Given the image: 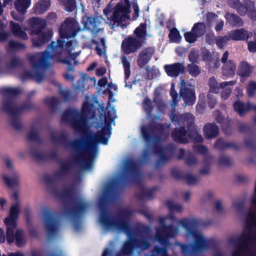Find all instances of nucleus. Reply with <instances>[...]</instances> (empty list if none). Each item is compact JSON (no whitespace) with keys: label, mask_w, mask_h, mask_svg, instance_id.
Here are the masks:
<instances>
[{"label":"nucleus","mask_w":256,"mask_h":256,"mask_svg":"<svg viewBox=\"0 0 256 256\" xmlns=\"http://www.w3.org/2000/svg\"><path fill=\"white\" fill-rule=\"evenodd\" d=\"M161 228L156 230L155 240L162 245V247L156 246L150 256H168L167 246L168 239L173 238L180 232V229L186 230V237L194 240V243L190 244H180L176 242V244L180 248L181 252L184 255H193L201 252L208 248V242L197 227L198 220L194 218H182L178 219L170 213L168 216L159 218ZM150 246V242L145 238H135L129 236L128 240L124 243L120 251L117 256H136L147 249ZM102 256H112L109 248H106Z\"/></svg>","instance_id":"nucleus-1"},{"label":"nucleus","mask_w":256,"mask_h":256,"mask_svg":"<svg viewBox=\"0 0 256 256\" xmlns=\"http://www.w3.org/2000/svg\"><path fill=\"white\" fill-rule=\"evenodd\" d=\"M88 107V104L85 102L82 112L70 108L66 110L62 116V122L70 123L76 132L82 134L80 138L70 142L67 146L74 150V162L83 171L91 170L98 151V144H106L112 130L111 126L106 124L101 132L88 134L89 126L86 120Z\"/></svg>","instance_id":"nucleus-2"},{"label":"nucleus","mask_w":256,"mask_h":256,"mask_svg":"<svg viewBox=\"0 0 256 256\" xmlns=\"http://www.w3.org/2000/svg\"><path fill=\"white\" fill-rule=\"evenodd\" d=\"M80 51L74 38L65 40H58L49 45V58L68 65V70L74 72V66L78 64L76 58Z\"/></svg>","instance_id":"nucleus-3"},{"label":"nucleus","mask_w":256,"mask_h":256,"mask_svg":"<svg viewBox=\"0 0 256 256\" xmlns=\"http://www.w3.org/2000/svg\"><path fill=\"white\" fill-rule=\"evenodd\" d=\"M99 204L100 202H99ZM100 216L98 222L104 230H112L117 233L124 232L129 236L130 228L128 218L134 212L129 208H122L116 218H111L108 212L100 205Z\"/></svg>","instance_id":"nucleus-4"},{"label":"nucleus","mask_w":256,"mask_h":256,"mask_svg":"<svg viewBox=\"0 0 256 256\" xmlns=\"http://www.w3.org/2000/svg\"><path fill=\"white\" fill-rule=\"evenodd\" d=\"M34 72L26 70L20 76L22 82L32 79L37 82H42L45 77L44 72L48 69V47L43 52L35 53L28 56Z\"/></svg>","instance_id":"nucleus-5"},{"label":"nucleus","mask_w":256,"mask_h":256,"mask_svg":"<svg viewBox=\"0 0 256 256\" xmlns=\"http://www.w3.org/2000/svg\"><path fill=\"white\" fill-rule=\"evenodd\" d=\"M36 109V106L30 100H26L20 106L16 108L14 100L12 98H8L2 102V110L12 116L10 122L12 126L16 130L22 129V126L19 115L24 111H29Z\"/></svg>","instance_id":"nucleus-6"},{"label":"nucleus","mask_w":256,"mask_h":256,"mask_svg":"<svg viewBox=\"0 0 256 256\" xmlns=\"http://www.w3.org/2000/svg\"><path fill=\"white\" fill-rule=\"evenodd\" d=\"M27 139L32 144H30V154L31 157L39 162H46L48 160V151L44 150L42 148L43 140L39 136L38 132L32 130L27 136Z\"/></svg>","instance_id":"nucleus-7"},{"label":"nucleus","mask_w":256,"mask_h":256,"mask_svg":"<svg viewBox=\"0 0 256 256\" xmlns=\"http://www.w3.org/2000/svg\"><path fill=\"white\" fill-rule=\"evenodd\" d=\"M82 30L74 18H68L60 26V34L62 39L68 40L74 38L78 32Z\"/></svg>","instance_id":"nucleus-8"},{"label":"nucleus","mask_w":256,"mask_h":256,"mask_svg":"<svg viewBox=\"0 0 256 256\" xmlns=\"http://www.w3.org/2000/svg\"><path fill=\"white\" fill-rule=\"evenodd\" d=\"M130 5H124L122 4H118L114 8V11L113 14L112 20H110V26L112 28L115 27L120 26L124 28V24H120L121 22L128 19L130 18L128 14L130 12Z\"/></svg>","instance_id":"nucleus-9"},{"label":"nucleus","mask_w":256,"mask_h":256,"mask_svg":"<svg viewBox=\"0 0 256 256\" xmlns=\"http://www.w3.org/2000/svg\"><path fill=\"white\" fill-rule=\"evenodd\" d=\"M28 26L32 34L39 35L43 32L46 26V21L38 17H32L27 22Z\"/></svg>","instance_id":"nucleus-10"},{"label":"nucleus","mask_w":256,"mask_h":256,"mask_svg":"<svg viewBox=\"0 0 256 256\" xmlns=\"http://www.w3.org/2000/svg\"><path fill=\"white\" fill-rule=\"evenodd\" d=\"M142 45L141 40L130 36L123 40L122 48L124 52L128 54L136 52Z\"/></svg>","instance_id":"nucleus-11"},{"label":"nucleus","mask_w":256,"mask_h":256,"mask_svg":"<svg viewBox=\"0 0 256 256\" xmlns=\"http://www.w3.org/2000/svg\"><path fill=\"white\" fill-rule=\"evenodd\" d=\"M84 28L83 30H88L92 34H95L98 32L100 30V20L98 17H88L86 21L83 20Z\"/></svg>","instance_id":"nucleus-12"},{"label":"nucleus","mask_w":256,"mask_h":256,"mask_svg":"<svg viewBox=\"0 0 256 256\" xmlns=\"http://www.w3.org/2000/svg\"><path fill=\"white\" fill-rule=\"evenodd\" d=\"M167 74L171 77L176 78L180 74L184 73L186 68L183 63L178 62L164 66Z\"/></svg>","instance_id":"nucleus-13"},{"label":"nucleus","mask_w":256,"mask_h":256,"mask_svg":"<svg viewBox=\"0 0 256 256\" xmlns=\"http://www.w3.org/2000/svg\"><path fill=\"white\" fill-rule=\"evenodd\" d=\"M20 213V209L18 204H14L11 206L8 216L4 220L6 226H12L13 228H16V221Z\"/></svg>","instance_id":"nucleus-14"},{"label":"nucleus","mask_w":256,"mask_h":256,"mask_svg":"<svg viewBox=\"0 0 256 256\" xmlns=\"http://www.w3.org/2000/svg\"><path fill=\"white\" fill-rule=\"evenodd\" d=\"M154 52V49L150 47L145 48L138 54L137 60V63L140 67H144L151 59L152 56Z\"/></svg>","instance_id":"nucleus-15"},{"label":"nucleus","mask_w":256,"mask_h":256,"mask_svg":"<svg viewBox=\"0 0 256 256\" xmlns=\"http://www.w3.org/2000/svg\"><path fill=\"white\" fill-rule=\"evenodd\" d=\"M180 94L184 100V106H192L195 102V92L194 88L190 87L188 88H183L180 90Z\"/></svg>","instance_id":"nucleus-16"},{"label":"nucleus","mask_w":256,"mask_h":256,"mask_svg":"<svg viewBox=\"0 0 256 256\" xmlns=\"http://www.w3.org/2000/svg\"><path fill=\"white\" fill-rule=\"evenodd\" d=\"M230 38L234 40L241 41L248 40L252 36V33L244 28L232 30L229 33Z\"/></svg>","instance_id":"nucleus-17"},{"label":"nucleus","mask_w":256,"mask_h":256,"mask_svg":"<svg viewBox=\"0 0 256 256\" xmlns=\"http://www.w3.org/2000/svg\"><path fill=\"white\" fill-rule=\"evenodd\" d=\"M24 216L26 224L28 227V231L30 236L36 238L38 236V232L36 229L32 226V212L29 206L24 208Z\"/></svg>","instance_id":"nucleus-18"},{"label":"nucleus","mask_w":256,"mask_h":256,"mask_svg":"<svg viewBox=\"0 0 256 256\" xmlns=\"http://www.w3.org/2000/svg\"><path fill=\"white\" fill-rule=\"evenodd\" d=\"M236 81H230L223 82L220 84L216 81V79L214 77H212L210 78L208 81V84L210 88L209 92H212L214 94H218L219 92L220 88H224L228 86H233L235 84Z\"/></svg>","instance_id":"nucleus-19"},{"label":"nucleus","mask_w":256,"mask_h":256,"mask_svg":"<svg viewBox=\"0 0 256 256\" xmlns=\"http://www.w3.org/2000/svg\"><path fill=\"white\" fill-rule=\"evenodd\" d=\"M49 243L53 242L58 236L59 224L53 215L49 214Z\"/></svg>","instance_id":"nucleus-20"},{"label":"nucleus","mask_w":256,"mask_h":256,"mask_svg":"<svg viewBox=\"0 0 256 256\" xmlns=\"http://www.w3.org/2000/svg\"><path fill=\"white\" fill-rule=\"evenodd\" d=\"M204 134L208 140L217 137L219 134V128L214 123L206 124L203 129Z\"/></svg>","instance_id":"nucleus-21"},{"label":"nucleus","mask_w":256,"mask_h":256,"mask_svg":"<svg viewBox=\"0 0 256 256\" xmlns=\"http://www.w3.org/2000/svg\"><path fill=\"white\" fill-rule=\"evenodd\" d=\"M174 140L182 144L188 142V140L186 136V130L184 128L182 127L180 129H176L172 134Z\"/></svg>","instance_id":"nucleus-22"},{"label":"nucleus","mask_w":256,"mask_h":256,"mask_svg":"<svg viewBox=\"0 0 256 256\" xmlns=\"http://www.w3.org/2000/svg\"><path fill=\"white\" fill-rule=\"evenodd\" d=\"M0 94H1L4 97L8 96V98H4L2 102L8 98H12L13 100L14 103V98L18 96L20 94V90L17 88L3 87L0 88Z\"/></svg>","instance_id":"nucleus-23"},{"label":"nucleus","mask_w":256,"mask_h":256,"mask_svg":"<svg viewBox=\"0 0 256 256\" xmlns=\"http://www.w3.org/2000/svg\"><path fill=\"white\" fill-rule=\"evenodd\" d=\"M188 135L195 142H202L204 141L202 136L198 133L195 124L188 126Z\"/></svg>","instance_id":"nucleus-24"},{"label":"nucleus","mask_w":256,"mask_h":256,"mask_svg":"<svg viewBox=\"0 0 256 256\" xmlns=\"http://www.w3.org/2000/svg\"><path fill=\"white\" fill-rule=\"evenodd\" d=\"M141 132L146 142L149 140L155 142L157 140V138L154 136L156 130L154 129L152 126H142Z\"/></svg>","instance_id":"nucleus-25"},{"label":"nucleus","mask_w":256,"mask_h":256,"mask_svg":"<svg viewBox=\"0 0 256 256\" xmlns=\"http://www.w3.org/2000/svg\"><path fill=\"white\" fill-rule=\"evenodd\" d=\"M225 18L233 26H242L244 25L243 20L237 14L227 12Z\"/></svg>","instance_id":"nucleus-26"},{"label":"nucleus","mask_w":256,"mask_h":256,"mask_svg":"<svg viewBox=\"0 0 256 256\" xmlns=\"http://www.w3.org/2000/svg\"><path fill=\"white\" fill-rule=\"evenodd\" d=\"M10 30L15 36H19L24 40H27L28 36L26 32L22 30L20 26L12 21L10 22Z\"/></svg>","instance_id":"nucleus-27"},{"label":"nucleus","mask_w":256,"mask_h":256,"mask_svg":"<svg viewBox=\"0 0 256 256\" xmlns=\"http://www.w3.org/2000/svg\"><path fill=\"white\" fill-rule=\"evenodd\" d=\"M30 4V0H16L14 5L16 10L21 14L24 15Z\"/></svg>","instance_id":"nucleus-28"},{"label":"nucleus","mask_w":256,"mask_h":256,"mask_svg":"<svg viewBox=\"0 0 256 256\" xmlns=\"http://www.w3.org/2000/svg\"><path fill=\"white\" fill-rule=\"evenodd\" d=\"M178 120L180 124L186 125L188 128L190 125L194 124L195 118L191 114L186 113L180 115Z\"/></svg>","instance_id":"nucleus-29"},{"label":"nucleus","mask_w":256,"mask_h":256,"mask_svg":"<svg viewBox=\"0 0 256 256\" xmlns=\"http://www.w3.org/2000/svg\"><path fill=\"white\" fill-rule=\"evenodd\" d=\"M88 204L82 200H78L76 202V209L72 214V216L73 218H75L82 214L88 208Z\"/></svg>","instance_id":"nucleus-30"},{"label":"nucleus","mask_w":256,"mask_h":256,"mask_svg":"<svg viewBox=\"0 0 256 256\" xmlns=\"http://www.w3.org/2000/svg\"><path fill=\"white\" fill-rule=\"evenodd\" d=\"M217 113L218 114L216 118V121L218 122H220L222 124V128L226 134H231L232 130L230 128H229V126L231 121L229 119H224L218 112Z\"/></svg>","instance_id":"nucleus-31"},{"label":"nucleus","mask_w":256,"mask_h":256,"mask_svg":"<svg viewBox=\"0 0 256 256\" xmlns=\"http://www.w3.org/2000/svg\"><path fill=\"white\" fill-rule=\"evenodd\" d=\"M170 96L172 98L171 102V105L173 107L172 113H174L175 111V106L176 102L180 100V98L178 96L176 92L174 89V84H172L171 89H170ZM172 120V122H176L178 120V118L176 119V116L173 114L171 115Z\"/></svg>","instance_id":"nucleus-32"},{"label":"nucleus","mask_w":256,"mask_h":256,"mask_svg":"<svg viewBox=\"0 0 256 256\" xmlns=\"http://www.w3.org/2000/svg\"><path fill=\"white\" fill-rule=\"evenodd\" d=\"M48 8V2L40 0L35 4L33 8V12L36 14H40L46 12Z\"/></svg>","instance_id":"nucleus-33"},{"label":"nucleus","mask_w":256,"mask_h":256,"mask_svg":"<svg viewBox=\"0 0 256 256\" xmlns=\"http://www.w3.org/2000/svg\"><path fill=\"white\" fill-rule=\"evenodd\" d=\"M252 72V68L245 62H242L240 64L238 70V74L242 76H248Z\"/></svg>","instance_id":"nucleus-34"},{"label":"nucleus","mask_w":256,"mask_h":256,"mask_svg":"<svg viewBox=\"0 0 256 256\" xmlns=\"http://www.w3.org/2000/svg\"><path fill=\"white\" fill-rule=\"evenodd\" d=\"M233 106L234 110L242 116L248 112V102L246 104L240 101H238L234 104Z\"/></svg>","instance_id":"nucleus-35"},{"label":"nucleus","mask_w":256,"mask_h":256,"mask_svg":"<svg viewBox=\"0 0 256 256\" xmlns=\"http://www.w3.org/2000/svg\"><path fill=\"white\" fill-rule=\"evenodd\" d=\"M38 38L32 40L33 44L35 46L39 47L48 42V32H42Z\"/></svg>","instance_id":"nucleus-36"},{"label":"nucleus","mask_w":256,"mask_h":256,"mask_svg":"<svg viewBox=\"0 0 256 256\" xmlns=\"http://www.w3.org/2000/svg\"><path fill=\"white\" fill-rule=\"evenodd\" d=\"M14 239L15 243L18 247H22L25 244L24 239V231L22 229H18L16 231Z\"/></svg>","instance_id":"nucleus-37"},{"label":"nucleus","mask_w":256,"mask_h":256,"mask_svg":"<svg viewBox=\"0 0 256 256\" xmlns=\"http://www.w3.org/2000/svg\"><path fill=\"white\" fill-rule=\"evenodd\" d=\"M235 64L232 61L229 60L223 68V74L226 76H233L235 73Z\"/></svg>","instance_id":"nucleus-38"},{"label":"nucleus","mask_w":256,"mask_h":256,"mask_svg":"<svg viewBox=\"0 0 256 256\" xmlns=\"http://www.w3.org/2000/svg\"><path fill=\"white\" fill-rule=\"evenodd\" d=\"M183 178L186 182L190 186L197 184L200 180V178L197 176L190 173L185 174L183 176Z\"/></svg>","instance_id":"nucleus-39"},{"label":"nucleus","mask_w":256,"mask_h":256,"mask_svg":"<svg viewBox=\"0 0 256 256\" xmlns=\"http://www.w3.org/2000/svg\"><path fill=\"white\" fill-rule=\"evenodd\" d=\"M166 206L170 210L180 213L183 210L182 204L176 203L174 200H168L166 202Z\"/></svg>","instance_id":"nucleus-40"},{"label":"nucleus","mask_w":256,"mask_h":256,"mask_svg":"<svg viewBox=\"0 0 256 256\" xmlns=\"http://www.w3.org/2000/svg\"><path fill=\"white\" fill-rule=\"evenodd\" d=\"M192 30L196 34V36L200 37L204 35L206 32L205 24L203 22L196 24Z\"/></svg>","instance_id":"nucleus-41"},{"label":"nucleus","mask_w":256,"mask_h":256,"mask_svg":"<svg viewBox=\"0 0 256 256\" xmlns=\"http://www.w3.org/2000/svg\"><path fill=\"white\" fill-rule=\"evenodd\" d=\"M185 162L188 166H192L197 165L198 160L192 152H190L185 158Z\"/></svg>","instance_id":"nucleus-42"},{"label":"nucleus","mask_w":256,"mask_h":256,"mask_svg":"<svg viewBox=\"0 0 256 256\" xmlns=\"http://www.w3.org/2000/svg\"><path fill=\"white\" fill-rule=\"evenodd\" d=\"M187 70L189 74L193 77L197 76L200 73L199 66L194 64H188L187 66Z\"/></svg>","instance_id":"nucleus-43"},{"label":"nucleus","mask_w":256,"mask_h":256,"mask_svg":"<svg viewBox=\"0 0 256 256\" xmlns=\"http://www.w3.org/2000/svg\"><path fill=\"white\" fill-rule=\"evenodd\" d=\"M6 238L8 243L10 244L14 242L15 234L14 230L16 228H13L12 226H6Z\"/></svg>","instance_id":"nucleus-44"},{"label":"nucleus","mask_w":256,"mask_h":256,"mask_svg":"<svg viewBox=\"0 0 256 256\" xmlns=\"http://www.w3.org/2000/svg\"><path fill=\"white\" fill-rule=\"evenodd\" d=\"M142 105L144 110L149 115L154 108L152 101L146 97L144 98Z\"/></svg>","instance_id":"nucleus-45"},{"label":"nucleus","mask_w":256,"mask_h":256,"mask_svg":"<svg viewBox=\"0 0 256 256\" xmlns=\"http://www.w3.org/2000/svg\"><path fill=\"white\" fill-rule=\"evenodd\" d=\"M108 114L107 118L110 119L112 122L114 120L117 118L116 110L113 104L108 103L107 106Z\"/></svg>","instance_id":"nucleus-46"},{"label":"nucleus","mask_w":256,"mask_h":256,"mask_svg":"<svg viewBox=\"0 0 256 256\" xmlns=\"http://www.w3.org/2000/svg\"><path fill=\"white\" fill-rule=\"evenodd\" d=\"M42 219L46 234L48 237V206H46L42 211Z\"/></svg>","instance_id":"nucleus-47"},{"label":"nucleus","mask_w":256,"mask_h":256,"mask_svg":"<svg viewBox=\"0 0 256 256\" xmlns=\"http://www.w3.org/2000/svg\"><path fill=\"white\" fill-rule=\"evenodd\" d=\"M169 38L172 42H178L180 40L182 37L176 28H173L170 30Z\"/></svg>","instance_id":"nucleus-48"},{"label":"nucleus","mask_w":256,"mask_h":256,"mask_svg":"<svg viewBox=\"0 0 256 256\" xmlns=\"http://www.w3.org/2000/svg\"><path fill=\"white\" fill-rule=\"evenodd\" d=\"M58 92L63 97L66 101H68L72 98V94L70 90L62 88L61 84L58 85Z\"/></svg>","instance_id":"nucleus-49"},{"label":"nucleus","mask_w":256,"mask_h":256,"mask_svg":"<svg viewBox=\"0 0 256 256\" xmlns=\"http://www.w3.org/2000/svg\"><path fill=\"white\" fill-rule=\"evenodd\" d=\"M218 162L222 166H230L234 163L232 160L226 155H222L219 157Z\"/></svg>","instance_id":"nucleus-50"},{"label":"nucleus","mask_w":256,"mask_h":256,"mask_svg":"<svg viewBox=\"0 0 256 256\" xmlns=\"http://www.w3.org/2000/svg\"><path fill=\"white\" fill-rule=\"evenodd\" d=\"M146 24H141L134 30V34L137 37L142 38L145 37L146 34Z\"/></svg>","instance_id":"nucleus-51"},{"label":"nucleus","mask_w":256,"mask_h":256,"mask_svg":"<svg viewBox=\"0 0 256 256\" xmlns=\"http://www.w3.org/2000/svg\"><path fill=\"white\" fill-rule=\"evenodd\" d=\"M156 153L159 154L160 156V158L157 161L158 165L164 163L168 160V158L165 155L164 149L162 148H156Z\"/></svg>","instance_id":"nucleus-52"},{"label":"nucleus","mask_w":256,"mask_h":256,"mask_svg":"<svg viewBox=\"0 0 256 256\" xmlns=\"http://www.w3.org/2000/svg\"><path fill=\"white\" fill-rule=\"evenodd\" d=\"M3 179L6 184L10 187L16 186L18 183V178L14 176L13 178H9L6 176L3 177Z\"/></svg>","instance_id":"nucleus-53"},{"label":"nucleus","mask_w":256,"mask_h":256,"mask_svg":"<svg viewBox=\"0 0 256 256\" xmlns=\"http://www.w3.org/2000/svg\"><path fill=\"white\" fill-rule=\"evenodd\" d=\"M193 148L196 152L204 155V156L208 155V150L204 145L195 144L194 145Z\"/></svg>","instance_id":"nucleus-54"},{"label":"nucleus","mask_w":256,"mask_h":256,"mask_svg":"<svg viewBox=\"0 0 256 256\" xmlns=\"http://www.w3.org/2000/svg\"><path fill=\"white\" fill-rule=\"evenodd\" d=\"M230 39L231 38L229 35L228 36H218L216 38V44L219 48H222Z\"/></svg>","instance_id":"nucleus-55"},{"label":"nucleus","mask_w":256,"mask_h":256,"mask_svg":"<svg viewBox=\"0 0 256 256\" xmlns=\"http://www.w3.org/2000/svg\"><path fill=\"white\" fill-rule=\"evenodd\" d=\"M188 60L192 64L197 63L198 62L200 54L196 50H191L188 54Z\"/></svg>","instance_id":"nucleus-56"},{"label":"nucleus","mask_w":256,"mask_h":256,"mask_svg":"<svg viewBox=\"0 0 256 256\" xmlns=\"http://www.w3.org/2000/svg\"><path fill=\"white\" fill-rule=\"evenodd\" d=\"M122 62L124 68L126 78H128L130 74V64L125 56L122 57Z\"/></svg>","instance_id":"nucleus-57"},{"label":"nucleus","mask_w":256,"mask_h":256,"mask_svg":"<svg viewBox=\"0 0 256 256\" xmlns=\"http://www.w3.org/2000/svg\"><path fill=\"white\" fill-rule=\"evenodd\" d=\"M68 12H72L76 8L74 0H64L62 2Z\"/></svg>","instance_id":"nucleus-58"},{"label":"nucleus","mask_w":256,"mask_h":256,"mask_svg":"<svg viewBox=\"0 0 256 256\" xmlns=\"http://www.w3.org/2000/svg\"><path fill=\"white\" fill-rule=\"evenodd\" d=\"M184 38L186 42L193 43L196 40L198 36L192 30L191 32L184 34Z\"/></svg>","instance_id":"nucleus-59"},{"label":"nucleus","mask_w":256,"mask_h":256,"mask_svg":"<svg viewBox=\"0 0 256 256\" xmlns=\"http://www.w3.org/2000/svg\"><path fill=\"white\" fill-rule=\"evenodd\" d=\"M248 94L249 96H253L256 92V82L251 81L249 82L247 87Z\"/></svg>","instance_id":"nucleus-60"},{"label":"nucleus","mask_w":256,"mask_h":256,"mask_svg":"<svg viewBox=\"0 0 256 256\" xmlns=\"http://www.w3.org/2000/svg\"><path fill=\"white\" fill-rule=\"evenodd\" d=\"M8 46L12 50L22 49L26 47L24 44L13 40H11L9 42Z\"/></svg>","instance_id":"nucleus-61"},{"label":"nucleus","mask_w":256,"mask_h":256,"mask_svg":"<svg viewBox=\"0 0 256 256\" xmlns=\"http://www.w3.org/2000/svg\"><path fill=\"white\" fill-rule=\"evenodd\" d=\"M248 12L249 18L252 20H256V9L253 2H250Z\"/></svg>","instance_id":"nucleus-62"},{"label":"nucleus","mask_w":256,"mask_h":256,"mask_svg":"<svg viewBox=\"0 0 256 256\" xmlns=\"http://www.w3.org/2000/svg\"><path fill=\"white\" fill-rule=\"evenodd\" d=\"M211 172V167L206 165L202 164V166L198 170V173L200 175L202 176H206L208 175H210Z\"/></svg>","instance_id":"nucleus-63"},{"label":"nucleus","mask_w":256,"mask_h":256,"mask_svg":"<svg viewBox=\"0 0 256 256\" xmlns=\"http://www.w3.org/2000/svg\"><path fill=\"white\" fill-rule=\"evenodd\" d=\"M215 160L213 156L212 155H206L204 156L202 164L212 166L214 163Z\"/></svg>","instance_id":"nucleus-64"}]
</instances>
